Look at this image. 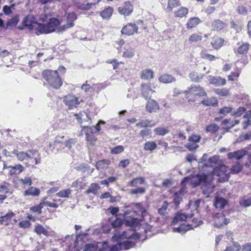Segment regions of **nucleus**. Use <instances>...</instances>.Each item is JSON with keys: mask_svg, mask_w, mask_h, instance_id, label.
<instances>
[{"mask_svg": "<svg viewBox=\"0 0 251 251\" xmlns=\"http://www.w3.org/2000/svg\"><path fill=\"white\" fill-rule=\"evenodd\" d=\"M201 36L198 34L194 33L190 36L189 38V41L191 44H192L193 43L200 42L201 41Z\"/></svg>", "mask_w": 251, "mask_h": 251, "instance_id": "nucleus-54", "label": "nucleus"}, {"mask_svg": "<svg viewBox=\"0 0 251 251\" xmlns=\"http://www.w3.org/2000/svg\"><path fill=\"white\" fill-rule=\"evenodd\" d=\"M200 19L197 17L190 18L187 23V27L191 28L195 27L200 23Z\"/></svg>", "mask_w": 251, "mask_h": 251, "instance_id": "nucleus-39", "label": "nucleus"}, {"mask_svg": "<svg viewBox=\"0 0 251 251\" xmlns=\"http://www.w3.org/2000/svg\"><path fill=\"white\" fill-rule=\"evenodd\" d=\"M86 234L78 235L75 237V240L74 241V236H70L68 235L65 236L63 242L65 243V245L68 247H70V248H71L73 246L74 251H79L80 248L79 245V242H80V245H82L81 243V240L82 239V236H86Z\"/></svg>", "mask_w": 251, "mask_h": 251, "instance_id": "nucleus-7", "label": "nucleus"}, {"mask_svg": "<svg viewBox=\"0 0 251 251\" xmlns=\"http://www.w3.org/2000/svg\"><path fill=\"white\" fill-rule=\"evenodd\" d=\"M153 77V72L151 69H146L141 72V78L150 79Z\"/></svg>", "mask_w": 251, "mask_h": 251, "instance_id": "nucleus-35", "label": "nucleus"}, {"mask_svg": "<svg viewBox=\"0 0 251 251\" xmlns=\"http://www.w3.org/2000/svg\"><path fill=\"white\" fill-rule=\"evenodd\" d=\"M154 131L157 135L164 136L169 132V130L167 127H158L155 128Z\"/></svg>", "mask_w": 251, "mask_h": 251, "instance_id": "nucleus-46", "label": "nucleus"}, {"mask_svg": "<svg viewBox=\"0 0 251 251\" xmlns=\"http://www.w3.org/2000/svg\"><path fill=\"white\" fill-rule=\"evenodd\" d=\"M247 153V151L245 150H238L232 152H229L227 154V157L229 159H237L239 160L242 158Z\"/></svg>", "mask_w": 251, "mask_h": 251, "instance_id": "nucleus-21", "label": "nucleus"}, {"mask_svg": "<svg viewBox=\"0 0 251 251\" xmlns=\"http://www.w3.org/2000/svg\"><path fill=\"white\" fill-rule=\"evenodd\" d=\"M77 16L74 12L70 13L67 16V22L68 24H72V26L74 25V22L76 19Z\"/></svg>", "mask_w": 251, "mask_h": 251, "instance_id": "nucleus-58", "label": "nucleus"}, {"mask_svg": "<svg viewBox=\"0 0 251 251\" xmlns=\"http://www.w3.org/2000/svg\"><path fill=\"white\" fill-rule=\"evenodd\" d=\"M84 132L86 135V140L90 143L91 146L95 145L97 138L94 135V133L88 132V129L85 127L84 129Z\"/></svg>", "mask_w": 251, "mask_h": 251, "instance_id": "nucleus-28", "label": "nucleus"}, {"mask_svg": "<svg viewBox=\"0 0 251 251\" xmlns=\"http://www.w3.org/2000/svg\"><path fill=\"white\" fill-rule=\"evenodd\" d=\"M9 169L8 174L12 176L15 174H20L24 171V167L21 164H17L14 166H6L4 161L2 162V170Z\"/></svg>", "mask_w": 251, "mask_h": 251, "instance_id": "nucleus-13", "label": "nucleus"}, {"mask_svg": "<svg viewBox=\"0 0 251 251\" xmlns=\"http://www.w3.org/2000/svg\"><path fill=\"white\" fill-rule=\"evenodd\" d=\"M22 23L23 26H19V29H23L24 27H26L30 30H36V33L40 32L41 24L35 21L34 18L32 15H29L25 17Z\"/></svg>", "mask_w": 251, "mask_h": 251, "instance_id": "nucleus-6", "label": "nucleus"}, {"mask_svg": "<svg viewBox=\"0 0 251 251\" xmlns=\"http://www.w3.org/2000/svg\"><path fill=\"white\" fill-rule=\"evenodd\" d=\"M194 213H189L188 212L186 213H182V212H178L175 216L173 224H175L179 222L185 221L188 218H190L194 216Z\"/></svg>", "mask_w": 251, "mask_h": 251, "instance_id": "nucleus-15", "label": "nucleus"}, {"mask_svg": "<svg viewBox=\"0 0 251 251\" xmlns=\"http://www.w3.org/2000/svg\"><path fill=\"white\" fill-rule=\"evenodd\" d=\"M157 145L153 141H148L145 143L144 149L146 151H152L157 148Z\"/></svg>", "mask_w": 251, "mask_h": 251, "instance_id": "nucleus-40", "label": "nucleus"}, {"mask_svg": "<svg viewBox=\"0 0 251 251\" xmlns=\"http://www.w3.org/2000/svg\"><path fill=\"white\" fill-rule=\"evenodd\" d=\"M138 29V28L135 24L130 23L123 27L121 32L123 34H126L128 36L131 35L135 33H137Z\"/></svg>", "mask_w": 251, "mask_h": 251, "instance_id": "nucleus-16", "label": "nucleus"}, {"mask_svg": "<svg viewBox=\"0 0 251 251\" xmlns=\"http://www.w3.org/2000/svg\"><path fill=\"white\" fill-rule=\"evenodd\" d=\"M34 232L39 235L42 234L45 236H48L49 235L48 231L43 226L40 224H37L35 226Z\"/></svg>", "mask_w": 251, "mask_h": 251, "instance_id": "nucleus-36", "label": "nucleus"}, {"mask_svg": "<svg viewBox=\"0 0 251 251\" xmlns=\"http://www.w3.org/2000/svg\"><path fill=\"white\" fill-rule=\"evenodd\" d=\"M40 193V190L35 187H31L24 193L25 196H38Z\"/></svg>", "mask_w": 251, "mask_h": 251, "instance_id": "nucleus-30", "label": "nucleus"}, {"mask_svg": "<svg viewBox=\"0 0 251 251\" xmlns=\"http://www.w3.org/2000/svg\"><path fill=\"white\" fill-rule=\"evenodd\" d=\"M134 50L132 48H129L124 52L123 56L125 57L131 58L134 55Z\"/></svg>", "mask_w": 251, "mask_h": 251, "instance_id": "nucleus-61", "label": "nucleus"}, {"mask_svg": "<svg viewBox=\"0 0 251 251\" xmlns=\"http://www.w3.org/2000/svg\"><path fill=\"white\" fill-rule=\"evenodd\" d=\"M206 175L204 173H202L201 175L198 174L186 177L184 178L182 184L188 182L193 187H196L203 181Z\"/></svg>", "mask_w": 251, "mask_h": 251, "instance_id": "nucleus-9", "label": "nucleus"}, {"mask_svg": "<svg viewBox=\"0 0 251 251\" xmlns=\"http://www.w3.org/2000/svg\"><path fill=\"white\" fill-rule=\"evenodd\" d=\"M212 176L211 175H206L203 180V184L202 185L201 189L202 193L208 197L214 190L215 186L212 181Z\"/></svg>", "mask_w": 251, "mask_h": 251, "instance_id": "nucleus-8", "label": "nucleus"}, {"mask_svg": "<svg viewBox=\"0 0 251 251\" xmlns=\"http://www.w3.org/2000/svg\"><path fill=\"white\" fill-rule=\"evenodd\" d=\"M131 233L124 232L122 234H115L113 238H118L121 247L122 249L125 250H128L130 248L134 247L135 243L130 240V239H139L140 235L134 233L133 231H130Z\"/></svg>", "mask_w": 251, "mask_h": 251, "instance_id": "nucleus-1", "label": "nucleus"}, {"mask_svg": "<svg viewBox=\"0 0 251 251\" xmlns=\"http://www.w3.org/2000/svg\"><path fill=\"white\" fill-rule=\"evenodd\" d=\"M158 80L160 82L163 83H171L176 80L173 76L168 74H163L161 75L159 77Z\"/></svg>", "mask_w": 251, "mask_h": 251, "instance_id": "nucleus-29", "label": "nucleus"}, {"mask_svg": "<svg viewBox=\"0 0 251 251\" xmlns=\"http://www.w3.org/2000/svg\"><path fill=\"white\" fill-rule=\"evenodd\" d=\"M142 87V95L146 99L150 98L151 94L154 92V91L151 88V86L148 84H143Z\"/></svg>", "mask_w": 251, "mask_h": 251, "instance_id": "nucleus-22", "label": "nucleus"}, {"mask_svg": "<svg viewBox=\"0 0 251 251\" xmlns=\"http://www.w3.org/2000/svg\"><path fill=\"white\" fill-rule=\"evenodd\" d=\"M14 155H16L18 160L24 161L29 158H33L35 164L39 163L40 158L38 159L37 156H39V154L35 150H29L27 152L19 151L18 150H14Z\"/></svg>", "mask_w": 251, "mask_h": 251, "instance_id": "nucleus-3", "label": "nucleus"}, {"mask_svg": "<svg viewBox=\"0 0 251 251\" xmlns=\"http://www.w3.org/2000/svg\"><path fill=\"white\" fill-rule=\"evenodd\" d=\"M77 140L76 139L71 138L65 141L64 143H62V148H67V150H70L72 148L75 146Z\"/></svg>", "mask_w": 251, "mask_h": 251, "instance_id": "nucleus-33", "label": "nucleus"}, {"mask_svg": "<svg viewBox=\"0 0 251 251\" xmlns=\"http://www.w3.org/2000/svg\"><path fill=\"white\" fill-rule=\"evenodd\" d=\"M133 11V6L129 1L126 2L123 5L118 8L119 12L125 16H128Z\"/></svg>", "mask_w": 251, "mask_h": 251, "instance_id": "nucleus-17", "label": "nucleus"}, {"mask_svg": "<svg viewBox=\"0 0 251 251\" xmlns=\"http://www.w3.org/2000/svg\"><path fill=\"white\" fill-rule=\"evenodd\" d=\"M213 226L217 227H220L224 225H227L229 219L225 218V215L221 213H217L213 216Z\"/></svg>", "mask_w": 251, "mask_h": 251, "instance_id": "nucleus-12", "label": "nucleus"}, {"mask_svg": "<svg viewBox=\"0 0 251 251\" xmlns=\"http://www.w3.org/2000/svg\"><path fill=\"white\" fill-rule=\"evenodd\" d=\"M63 101L68 106L70 109H73L74 107H77L79 103L78 98L72 95H69L65 96Z\"/></svg>", "mask_w": 251, "mask_h": 251, "instance_id": "nucleus-14", "label": "nucleus"}, {"mask_svg": "<svg viewBox=\"0 0 251 251\" xmlns=\"http://www.w3.org/2000/svg\"><path fill=\"white\" fill-rule=\"evenodd\" d=\"M185 147L189 151H194L198 148L199 146L197 143L192 142H189L186 145Z\"/></svg>", "mask_w": 251, "mask_h": 251, "instance_id": "nucleus-64", "label": "nucleus"}, {"mask_svg": "<svg viewBox=\"0 0 251 251\" xmlns=\"http://www.w3.org/2000/svg\"><path fill=\"white\" fill-rule=\"evenodd\" d=\"M186 96L190 98V100L195 101L197 96H205L206 95V92L201 86L197 85H192L184 92Z\"/></svg>", "mask_w": 251, "mask_h": 251, "instance_id": "nucleus-4", "label": "nucleus"}, {"mask_svg": "<svg viewBox=\"0 0 251 251\" xmlns=\"http://www.w3.org/2000/svg\"><path fill=\"white\" fill-rule=\"evenodd\" d=\"M223 43L224 40L222 38L218 36H215L213 37L211 44L214 49L218 50L222 47Z\"/></svg>", "mask_w": 251, "mask_h": 251, "instance_id": "nucleus-27", "label": "nucleus"}, {"mask_svg": "<svg viewBox=\"0 0 251 251\" xmlns=\"http://www.w3.org/2000/svg\"><path fill=\"white\" fill-rule=\"evenodd\" d=\"M240 205L245 207H248L251 205V197L246 198L244 197L240 201Z\"/></svg>", "mask_w": 251, "mask_h": 251, "instance_id": "nucleus-59", "label": "nucleus"}, {"mask_svg": "<svg viewBox=\"0 0 251 251\" xmlns=\"http://www.w3.org/2000/svg\"><path fill=\"white\" fill-rule=\"evenodd\" d=\"M188 13L187 8L181 7L175 12V16L177 18H182L186 16Z\"/></svg>", "mask_w": 251, "mask_h": 251, "instance_id": "nucleus-38", "label": "nucleus"}, {"mask_svg": "<svg viewBox=\"0 0 251 251\" xmlns=\"http://www.w3.org/2000/svg\"><path fill=\"white\" fill-rule=\"evenodd\" d=\"M19 21L18 16H15L11 18L7 23L6 26L8 28L9 26H13L16 25Z\"/></svg>", "mask_w": 251, "mask_h": 251, "instance_id": "nucleus-53", "label": "nucleus"}, {"mask_svg": "<svg viewBox=\"0 0 251 251\" xmlns=\"http://www.w3.org/2000/svg\"><path fill=\"white\" fill-rule=\"evenodd\" d=\"M112 13V8H111V7H109L100 13V16L103 19H107L111 16Z\"/></svg>", "mask_w": 251, "mask_h": 251, "instance_id": "nucleus-48", "label": "nucleus"}, {"mask_svg": "<svg viewBox=\"0 0 251 251\" xmlns=\"http://www.w3.org/2000/svg\"><path fill=\"white\" fill-rule=\"evenodd\" d=\"M225 26V24L220 20L214 21L212 24L211 27L214 30H219L223 29Z\"/></svg>", "mask_w": 251, "mask_h": 251, "instance_id": "nucleus-32", "label": "nucleus"}, {"mask_svg": "<svg viewBox=\"0 0 251 251\" xmlns=\"http://www.w3.org/2000/svg\"><path fill=\"white\" fill-rule=\"evenodd\" d=\"M145 182V178L142 177H138L131 180L129 183V186L131 187H135L137 186L138 184H144Z\"/></svg>", "mask_w": 251, "mask_h": 251, "instance_id": "nucleus-42", "label": "nucleus"}, {"mask_svg": "<svg viewBox=\"0 0 251 251\" xmlns=\"http://www.w3.org/2000/svg\"><path fill=\"white\" fill-rule=\"evenodd\" d=\"M110 161L108 160H101L98 161L96 163V167L98 170L103 169L107 168L109 164Z\"/></svg>", "mask_w": 251, "mask_h": 251, "instance_id": "nucleus-44", "label": "nucleus"}, {"mask_svg": "<svg viewBox=\"0 0 251 251\" xmlns=\"http://www.w3.org/2000/svg\"><path fill=\"white\" fill-rule=\"evenodd\" d=\"M139 220L137 218H131L126 220V225L131 227H135L138 224Z\"/></svg>", "mask_w": 251, "mask_h": 251, "instance_id": "nucleus-56", "label": "nucleus"}, {"mask_svg": "<svg viewBox=\"0 0 251 251\" xmlns=\"http://www.w3.org/2000/svg\"><path fill=\"white\" fill-rule=\"evenodd\" d=\"M83 251H103V243L98 242L96 244H87Z\"/></svg>", "mask_w": 251, "mask_h": 251, "instance_id": "nucleus-20", "label": "nucleus"}, {"mask_svg": "<svg viewBox=\"0 0 251 251\" xmlns=\"http://www.w3.org/2000/svg\"><path fill=\"white\" fill-rule=\"evenodd\" d=\"M179 5V2L178 0H169L166 10L168 11H171L174 7Z\"/></svg>", "mask_w": 251, "mask_h": 251, "instance_id": "nucleus-49", "label": "nucleus"}, {"mask_svg": "<svg viewBox=\"0 0 251 251\" xmlns=\"http://www.w3.org/2000/svg\"><path fill=\"white\" fill-rule=\"evenodd\" d=\"M215 93L220 96L225 97L228 95L229 91L225 88L216 89L215 90Z\"/></svg>", "mask_w": 251, "mask_h": 251, "instance_id": "nucleus-57", "label": "nucleus"}, {"mask_svg": "<svg viewBox=\"0 0 251 251\" xmlns=\"http://www.w3.org/2000/svg\"><path fill=\"white\" fill-rule=\"evenodd\" d=\"M219 166L216 167L214 169H212V174H210L212 176H217L222 177L224 181L228 180V175L227 172V167L225 165L219 164Z\"/></svg>", "mask_w": 251, "mask_h": 251, "instance_id": "nucleus-11", "label": "nucleus"}, {"mask_svg": "<svg viewBox=\"0 0 251 251\" xmlns=\"http://www.w3.org/2000/svg\"><path fill=\"white\" fill-rule=\"evenodd\" d=\"M191 228L189 227V225H186L185 224H182L178 227L174 228L173 231L183 234L186 231L191 229Z\"/></svg>", "mask_w": 251, "mask_h": 251, "instance_id": "nucleus-45", "label": "nucleus"}, {"mask_svg": "<svg viewBox=\"0 0 251 251\" xmlns=\"http://www.w3.org/2000/svg\"><path fill=\"white\" fill-rule=\"evenodd\" d=\"M112 239L117 240V243L115 245H112V246H110L107 244V242H102L103 251H119L121 249H122L118 239L117 238H112Z\"/></svg>", "mask_w": 251, "mask_h": 251, "instance_id": "nucleus-19", "label": "nucleus"}, {"mask_svg": "<svg viewBox=\"0 0 251 251\" xmlns=\"http://www.w3.org/2000/svg\"><path fill=\"white\" fill-rule=\"evenodd\" d=\"M200 55L202 58L207 59L209 61H213L218 57L206 53L205 51L202 50L200 53Z\"/></svg>", "mask_w": 251, "mask_h": 251, "instance_id": "nucleus-51", "label": "nucleus"}, {"mask_svg": "<svg viewBox=\"0 0 251 251\" xmlns=\"http://www.w3.org/2000/svg\"><path fill=\"white\" fill-rule=\"evenodd\" d=\"M95 87L91 86L90 84H87V81L86 82L85 84H83L81 87V89L84 91L85 92H93L95 89Z\"/></svg>", "mask_w": 251, "mask_h": 251, "instance_id": "nucleus-60", "label": "nucleus"}, {"mask_svg": "<svg viewBox=\"0 0 251 251\" xmlns=\"http://www.w3.org/2000/svg\"><path fill=\"white\" fill-rule=\"evenodd\" d=\"M249 44L248 43H243L237 49V52L239 54H245L247 53L249 49Z\"/></svg>", "mask_w": 251, "mask_h": 251, "instance_id": "nucleus-50", "label": "nucleus"}, {"mask_svg": "<svg viewBox=\"0 0 251 251\" xmlns=\"http://www.w3.org/2000/svg\"><path fill=\"white\" fill-rule=\"evenodd\" d=\"M227 201L225 199L216 197L214 201V205L216 208L222 209L227 204Z\"/></svg>", "mask_w": 251, "mask_h": 251, "instance_id": "nucleus-26", "label": "nucleus"}, {"mask_svg": "<svg viewBox=\"0 0 251 251\" xmlns=\"http://www.w3.org/2000/svg\"><path fill=\"white\" fill-rule=\"evenodd\" d=\"M43 208V203H41L40 204L31 207L30 208V210L33 212L38 213L41 214L42 213V209Z\"/></svg>", "mask_w": 251, "mask_h": 251, "instance_id": "nucleus-63", "label": "nucleus"}, {"mask_svg": "<svg viewBox=\"0 0 251 251\" xmlns=\"http://www.w3.org/2000/svg\"><path fill=\"white\" fill-rule=\"evenodd\" d=\"M42 75L43 78L53 88L59 89L62 84V80L57 70H44Z\"/></svg>", "mask_w": 251, "mask_h": 251, "instance_id": "nucleus-2", "label": "nucleus"}, {"mask_svg": "<svg viewBox=\"0 0 251 251\" xmlns=\"http://www.w3.org/2000/svg\"><path fill=\"white\" fill-rule=\"evenodd\" d=\"M14 215L15 214L12 211L8 212L5 215H2V214L0 213V222L1 223L6 222L10 220Z\"/></svg>", "mask_w": 251, "mask_h": 251, "instance_id": "nucleus-47", "label": "nucleus"}, {"mask_svg": "<svg viewBox=\"0 0 251 251\" xmlns=\"http://www.w3.org/2000/svg\"><path fill=\"white\" fill-rule=\"evenodd\" d=\"M100 189V187L98 184L96 183H92L91 184L88 189L85 191V193L86 194H89L91 193L94 195H96Z\"/></svg>", "mask_w": 251, "mask_h": 251, "instance_id": "nucleus-31", "label": "nucleus"}, {"mask_svg": "<svg viewBox=\"0 0 251 251\" xmlns=\"http://www.w3.org/2000/svg\"><path fill=\"white\" fill-rule=\"evenodd\" d=\"M60 24V23L57 19L51 18L47 25L40 24V32H36V34L39 35L40 34H47L53 32L57 29Z\"/></svg>", "mask_w": 251, "mask_h": 251, "instance_id": "nucleus-5", "label": "nucleus"}, {"mask_svg": "<svg viewBox=\"0 0 251 251\" xmlns=\"http://www.w3.org/2000/svg\"><path fill=\"white\" fill-rule=\"evenodd\" d=\"M209 83L216 86L224 85L226 84V80L221 77H216L210 75L208 76Z\"/></svg>", "mask_w": 251, "mask_h": 251, "instance_id": "nucleus-23", "label": "nucleus"}, {"mask_svg": "<svg viewBox=\"0 0 251 251\" xmlns=\"http://www.w3.org/2000/svg\"><path fill=\"white\" fill-rule=\"evenodd\" d=\"M147 206L143 204L142 203H136L134 206L136 212L141 213L142 219H140V220L144 221L147 224H148L151 220L150 215L147 212Z\"/></svg>", "mask_w": 251, "mask_h": 251, "instance_id": "nucleus-10", "label": "nucleus"}, {"mask_svg": "<svg viewBox=\"0 0 251 251\" xmlns=\"http://www.w3.org/2000/svg\"><path fill=\"white\" fill-rule=\"evenodd\" d=\"M219 161V156L218 155H215L208 159V162L200 166V167L202 166V168L204 167H210L211 170L217 164H219L218 163Z\"/></svg>", "mask_w": 251, "mask_h": 251, "instance_id": "nucleus-24", "label": "nucleus"}, {"mask_svg": "<svg viewBox=\"0 0 251 251\" xmlns=\"http://www.w3.org/2000/svg\"><path fill=\"white\" fill-rule=\"evenodd\" d=\"M205 75L202 74H199L198 73L193 71L189 74V77L192 81L195 82H201L203 78Z\"/></svg>", "mask_w": 251, "mask_h": 251, "instance_id": "nucleus-25", "label": "nucleus"}, {"mask_svg": "<svg viewBox=\"0 0 251 251\" xmlns=\"http://www.w3.org/2000/svg\"><path fill=\"white\" fill-rule=\"evenodd\" d=\"M124 147L122 145L117 146L111 150V153L112 154H118L124 151Z\"/></svg>", "mask_w": 251, "mask_h": 251, "instance_id": "nucleus-62", "label": "nucleus"}, {"mask_svg": "<svg viewBox=\"0 0 251 251\" xmlns=\"http://www.w3.org/2000/svg\"><path fill=\"white\" fill-rule=\"evenodd\" d=\"M169 206V203L167 201H164L161 208H159L158 212L159 214L164 216L167 213V210Z\"/></svg>", "mask_w": 251, "mask_h": 251, "instance_id": "nucleus-52", "label": "nucleus"}, {"mask_svg": "<svg viewBox=\"0 0 251 251\" xmlns=\"http://www.w3.org/2000/svg\"><path fill=\"white\" fill-rule=\"evenodd\" d=\"M72 190L71 189H67L59 191L56 194V195L59 197L68 198Z\"/></svg>", "mask_w": 251, "mask_h": 251, "instance_id": "nucleus-55", "label": "nucleus"}, {"mask_svg": "<svg viewBox=\"0 0 251 251\" xmlns=\"http://www.w3.org/2000/svg\"><path fill=\"white\" fill-rule=\"evenodd\" d=\"M201 103L206 106H216L218 105V101L214 98H210L203 100L201 101Z\"/></svg>", "mask_w": 251, "mask_h": 251, "instance_id": "nucleus-43", "label": "nucleus"}, {"mask_svg": "<svg viewBox=\"0 0 251 251\" xmlns=\"http://www.w3.org/2000/svg\"><path fill=\"white\" fill-rule=\"evenodd\" d=\"M201 201L200 199H198L194 201H190L188 205L189 208L190 209V211H191L193 210L194 211L195 210H197L200 206Z\"/></svg>", "mask_w": 251, "mask_h": 251, "instance_id": "nucleus-41", "label": "nucleus"}, {"mask_svg": "<svg viewBox=\"0 0 251 251\" xmlns=\"http://www.w3.org/2000/svg\"><path fill=\"white\" fill-rule=\"evenodd\" d=\"M86 183L84 178L78 179L72 183L71 186L73 188H79L80 189H83L85 188Z\"/></svg>", "mask_w": 251, "mask_h": 251, "instance_id": "nucleus-34", "label": "nucleus"}, {"mask_svg": "<svg viewBox=\"0 0 251 251\" xmlns=\"http://www.w3.org/2000/svg\"><path fill=\"white\" fill-rule=\"evenodd\" d=\"M77 120L78 122L80 123H82L84 122H88L89 121H91V119L89 117L88 115L85 112H80L77 115Z\"/></svg>", "mask_w": 251, "mask_h": 251, "instance_id": "nucleus-37", "label": "nucleus"}, {"mask_svg": "<svg viewBox=\"0 0 251 251\" xmlns=\"http://www.w3.org/2000/svg\"><path fill=\"white\" fill-rule=\"evenodd\" d=\"M160 108L157 102L153 99H150L148 101L146 105V111L149 113H155Z\"/></svg>", "mask_w": 251, "mask_h": 251, "instance_id": "nucleus-18", "label": "nucleus"}]
</instances>
